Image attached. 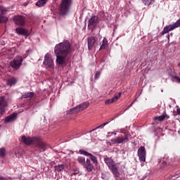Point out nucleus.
Instances as JSON below:
<instances>
[{"label":"nucleus","instance_id":"29","mask_svg":"<svg viewBox=\"0 0 180 180\" xmlns=\"http://www.w3.org/2000/svg\"><path fill=\"white\" fill-rule=\"evenodd\" d=\"M0 157L1 158L6 157V149H5V148H0Z\"/></svg>","mask_w":180,"mask_h":180},{"label":"nucleus","instance_id":"12","mask_svg":"<svg viewBox=\"0 0 180 180\" xmlns=\"http://www.w3.org/2000/svg\"><path fill=\"white\" fill-rule=\"evenodd\" d=\"M6 12H8V8L0 6V23H4L8 20V18L4 16V15H6Z\"/></svg>","mask_w":180,"mask_h":180},{"label":"nucleus","instance_id":"33","mask_svg":"<svg viewBox=\"0 0 180 180\" xmlns=\"http://www.w3.org/2000/svg\"><path fill=\"white\" fill-rule=\"evenodd\" d=\"M14 155L13 157H15L16 158H20V152H19V150H16L14 153Z\"/></svg>","mask_w":180,"mask_h":180},{"label":"nucleus","instance_id":"37","mask_svg":"<svg viewBox=\"0 0 180 180\" xmlns=\"http://www.w3.org/2000/svg\"><path fill=\"white\" fill-rule=\"evenodd\" d=\"M176 113L177 115H180V108L176 109Z\"/></svg>","mask_w":180,"mask_h":180},{"label":"nucleus","instance_id":"3","mask_svg":"<svg viewBox=\"0 0 180 180\" xmlns=\"http://www.w3.org/2000/svg\"><path fill=\"white\" fill-rule=\"evenodd\" d=\"M71 5H72V0H62L59 6L60 15L64 16L66 13H68Z\"/></svg>","mask_w":180,"mask_h":180},{"label":"nucleus","instance_id":"19","mask_svg":"<svg viewBox=\"0 0 180 180\" xmlns=\"http://www.w3.org/2000/svg\"><path fill=\"white\" fill-rule=\"evenodd\" d=\"M18 79L16 78L11 77L7 79L6 85H8V86H14V85H16Z\"/></svg>","mask_w":180,"mask_h":180},{"label":"nucleus","instance_id":"9","mask_svg":"<svg viewBox=\"0 0 180 180\" xmlns=\"http://www.w3.org/2000/svg\"><path fill=\"white\" fill-rule=\"evenodd\" d=\"M147 153L146 152V148L144 146H141L138 149V157L139 160L142 162H146V155Z\"/></svg>","mask_w":180,"mask_h":180},{"label":"nucleus","instance_id":"20","mask_svg":"<svg viewBox=\"0 0 180 180\" xmlns=\"http://www.w3.org/2000/svg\"><path fill=\"white\" fill-rule=\"evenodd\" d=\"M153 119L158 122H162L165 119H169V115H167V113H164L162 115L154 117Z\"/></svg>","mask_w":180,"mask_h":180},{"label":"nucleus","instance_id":"26","mask_svg":"<svg viewBox=\"0 0 180 180\" xmlns=\"http://www.w3.org/2000/svg\"><path fill=\"white\" fill-rule=\"evenodd\" d=\"M47 4V0H39L36 4V6H38L39 8H41V6H44Z\"/></svg>","mask_w":180,"mask_h":180},{"label":"nucleus","instance_id":"21","mask_svg":"<svg viewBox=\"0 0 180 180\" xmlns=\"http://www.w3.org/2000/svg\"><path fill=\"white\" fill-rule=\"evenodd\" d=\"M16 32L18 34H22V36H26V34H28L29 33V31H27V30H25L22 27L16 28Z\"/></svg>","mask_w":180,"mask_h":180},{"label":"nucleus","instance_id":"38","mask_svg":"<svg viewBox=\"0 0 180 180\" xmlns=\"http://www.w3.org/2000/svg\"><path fill=\"white\" fill-rule=\"evenodd\" d=\"M0 180H4V177L3 176H0Z\"/></svg>","mask_w":180,"mask_h":180},{"label":"nucleus","instance_id":"40","mask_svg":"<svg viewBox=\"0 0 180 180\" xmlns=\"http://www.w3.org/2000/svg\"><path fill=\"white\" fill-rule=\"evenodd\" d=\"M178 67L180 68V63H178Z\"/></svg>","mask_w":180,"mask_h":180},{"label":"nucleus","instance_id":"39","mask_svg":"<svg viewBox=\"0 0 180 180\" xmlns=\"http://www.w3.org/2000/svg\"><path fill=\"white\" fill-rule=\"evenodd\" d=\"M25 6H27V3L24 4Z\"/></svg>","mask_w":180,"mask_h":180},{"label":"nucleus","instance_id":"8","mask_svg":"<svg viewBox=\"0 0 180 180\" xmlns=\"http://www.w3.org/2000/svg\"><path fill=\"white\" fill-rule=\"evenodd\" d=\"M98 25V18L95 15L91 16L90 19L88 20V27L91 30V32H94V29Z\"/></svg>","mask_w":180,"mask_h":180},{"label":"nucleus","instance_id":"30","mask_svg":"<svg viewBox=\"0 0 180 180\" xmlns=\"http://www.w3.org/2000/svg\"><path fill=\"white\" fill-rule=\"evenodd\" d=\"M77 161H78V163L81 164V165H83V167L86 163V162H85V158H84V157L77 158Z\"/></svg>","mask_w":180,"mask_h":180},{"label":"nucleus","instance_id":"7","mask_svg":"<svg viewBox=\"0 0 180 180\" xmlns=\"http://www.w3.org/2000/svg\"><path fill=\"white\" fill-rule=\"evenodd\" d=\"M129 141V136L124 135L118 136L111 139L112 144H122V143H127Z\"/></svg>","mask_w":180,"mask_h":180},{"label":"nucleus","instance_id":"42","mask_svg":"<svg viewBox=\"0 0 180 180\" xmlns=\"http://www.w3.org/2000/svg\"><path fill=\"white\" fill-rule=\"evenodd\" d=\"M114 134H116V133H114Z\"/></svg>","mask_w":180,"mask_h":180},{"label":"nucleus","instance_id":"31","mask_svg":"<svg viewBox=\"0 0 180 180\" xmlns=\"http://www.w3.org/2000/svg\"><path fill=\"white\" fill-rule=\"evenodd\" d=\"M64 168H65L64 165H58V166H55V169L58 172H61V171H63Z\"/></svg>","mask_w":180,"mask_h":180},{"label":"nucleus","instance_id":"5","mask_svg":"<svg viewBox=\"0 0 180 180\" xmlns=\"http://www.w3.org/2000/svg\"><path fill=\"white\" fill-rule=\"evenodd\" d=\"M89 106V103L88 102L82 103V104L77 105V107L71 109L68 112V113H70V115H72V114L77 115V113H79V112H82V110H85V109H86Z\"/></svg>","mask_w":180,"mask_h":180},{"label":"nucleus","instance_id":"16","mask_svg":"<svg viewBox=\"0 0 180 180\" xmlns=\"http://www.w3.org/2000/svg\"><path fill=\"white\" fill-rule=\"evenodd\" d=\"M104 162L106 164L110 169L116 166V162H115L113 161V159H112L111 158H105Z\"/></svg>","mask_w":180,"mask_h":180},{"label":"nucleus","instance_id":"1","mask_svg":"<svg viewBox=\"0 0 180 180\" xmlns=\"http://www.w3.org/2000/svg\"><path fill=\"white\" fill-rule=\"evenodd\" d=\"M72 51L71 44L68 41L56 44L54 48V53L56 56V63L58 65H64L67 63V57L71 56Z\"/></svg>","mask_w":180,"mask_h":180},{"label":"nucleus","instance_id":"4","mask_svg":"<svg viewBox=\"0 0 180 180\" xmlns=\"http://www.w3.org/2000/svg\"><path fill=\"white\" fill-rule=\"evenodd\" d=\"M178 27H180V19H179L176 22L172 25H167L163 28V30L160 33L161 36H164V34H167L169 32H171Z\"/></svg>","mask_w":180,"mask_h":180},{"label":"nucleus","instance_id":"36","mask_svg":"<svg viewBox=\"0 0 180 180\" xmlns=\"http://www.w3.org/2000/svg\"><path fill=\"white\" fill-rule=\"evenodd\" d=\"M167 162L165 160H162V167H165V165H167Z\"/></svg>","mask_w":180,"mask_h":180},{"label":"nucleus","instance_id":"11","mask_svg":"<svg viewBox=\"0 0 180 180\" xmlns=\"http://www.w3.org/2000/svg\"><path fill=\"white\" fill-rule=\"evenodd\" d=\"M79 154H82V155H85L86 157H90V160L93 162V164H98V159L96 156H94L91 153L85 151L84 150H79Z\"/></svg>","mask_w":180,"mask_h":180},{"label":"nucleus","instance_id":"28","mask_svg":"<svg viewBox=\"0 0 180 180\" xmlns=\"http://www.w3.org/2000/svg\"><path fill=\"white\" fill-rule=\"evenodd\" d=\"M33 96H34V93L33 92H27L22 95V98H24L25 99L27 98H33Z\"/></svg>","mask_w":180,"mask_h":180},{"label":"nucleus","instance_id":"18","mask_svg":"<svg viewBox=\"0 0 180 180\" xmlns=\"http://www.w3.org/2000/svg\"><path fill=\"white\" fill-rule=\"evenodd\" d=\"M84 167L86 168L87 172H91L94 169V165L91 163V160L89 159H86Z\"/></svg>","mask_w":180,"mask_h":180},{"label":"nucleus","instance_id":"27","mask_svg":"<svg viewBox=\"0 0 180 180\" xmlns=\"http://www.w3.org/2000/svg\"><path fill=\"white\" fill-rule=\"evenodd\" d=\"M143 5L146 6H150V5H153L154 2H155V0H141Z\"/></svg>","mask_w":180,"mask_h":180},{"label":"nucleus","instance_id":"25","mask_svg":"<svg viewBox=\"0 0 180 180\" xmlns=\"http://www.w3.org/2000/svg\"><path fill=\"white\" fill-rule=\"evenodd\" d=\"M112 120H113V119H112L111 120H109V121L103 123V124L100 125L99 127H96L95 129H93L92 130L89 131V133H92V131H95V130H98V129H101L102 127H105V126H106V124H109V123H110V122H112Z\"/></svg>","mask_w":180,"mask_h":180},{"label":"nucleus","instance_id":"24","mask_svg":"<svg viewBox=\"0 0 180 180\" xmlns=\"http://www.w3.org/2000/svg\"><path fill=\"white\" fill-rule=\"evenodd\" d=\"M108 46H109V44L108 43V39L106 38H104L99 50H105V49L108 48Z\"/></svg>","mask_w":180,"mask_h":180},{"label":"nucleus","instance_id":"41","mask_svg":"<svg viewBox=\"0 0 180 180\" xmlns=\"http://www.w3.org/2000/svg\"><path fill=\"white\" fill-rule=\"evenodd\" d=\"M179 133L180 134V130L179 131Z\"/></svg>","mask_w":180,"mask_h":180},{"label":"nucleus","instance_id":"17","mask_svg":"<svg viewBox=\"0 0 180 180\" xmlns=\"http://www.w3.org/2000/svg\"><path fill=\"white\" fill-rule=\"evenodd\" d=\"M95 43H96V39L94 37H91L88 38V49L89 50H92L94 49V46H95Z\"/></svg>","mask_w":180,"mask_h":180},{"label":"nucleus","instance_id":"6","mask_svg":"<svg viewBox=\"0 0 180 180\" xmlns=\"http://www.w3.org/2000/svg\"><path fill=\"white\" fill-rule=\"evenodd\" d=\"M44 65H46L48 68H54V60L51 54L47 53L44 56Z\"/></svg>","mask_w":180,"mask_h":180},{"label":"nucleus","instance_id":"22","mask_svg":"<svg viewBox=\"0 0 180 180\" xmlns=\"http://www.w3.org/2000/svg\"><path fill=\"white\" fill-rule=\"evenodd\" d=\"M16 119V114H13L6 117L4 122L5 123H11V122H13Z\"/></svg>","mask_w":180,"mask_h":180},{"label":"nucleus","instance_id":"34","mask_svg":"<svg viewBox=\"0 0 180 180\" xmlns=\"http://www.w3.org/2000/svg\"><path fill=\"white\" fill-rule=\"evenodd\" d=\"M101 77V72H96L94 76L95 79H98Z\"/></svg>","mask_w":180,"mask_h":180},{"label":"nucleus","instance_id":"10","mask_svg":"<svg viewBox=\"0 0 180 180\" xmlns=\"http://www.w3.org/2000/svg\"><path fill=\"white\" fill-rule=\"evenodd\" d=\"M23 61V58L22 56H16V58L10 63V65L13 68H19L22 65V62Z\"/></svg>","mask_w":180,"mask_h":180},{"label":"nucleus","instance_id":"35","mask_svg":"<svg viewBox=\"0 0 180 180\" xmlns=\"http://www.w3.org/2000/svg\"><path fill=\"white\" fill-rule=\"evenodd\" d=\"M136 101H137V98H135L128 108H131V106H133V104L134 103V102H136Z\"/></svg>","mask_w":180,"mask_h":180},{"label":"nucleus","instance_id":"2","mask_svg":"<svg viewBox=\"0 0 180 180\" xmlns=\"http://www.w3.org/2000/svg\"><path fill=\"white\" fill-rule=\"evenodd\" d=\"M21 141H22L25 146H32V144H33L35 147L41 150V151H44L46 148H47V144L39 136L26 137V136L23 135L21 138Z\"/></svg>","mask_w":180,"mask_h":180},{"label":"nucleus","instance_id":"23","mask_svg":"<svg viewBox=\"0 0 180 180\" xmlns=\"http://www.w3.org/2000/svg\"><path fill=\"white\" fill-rule=\"evenodd\" d=\"M110 169L112 171V173L115 176V178H119V176H120V173L119 172V170H117V167H116V165Z\"/></svg>","mask_w":180,"mask_h":180},{"label":"nucleus","instance_id":"14","mask_svg":"<svg viewBox=\"0 0 180 180\" xmlns=\"http://www.w3.org/2000/svg\"><path fill=\"white\" fill-rule=\"evenodd\" d=\"M8 105L4 96H0V115L5 113V109Z\"/></svg>","mask_w":180,"mask_h":180},{"label":"nucleus","instance_id":"13","mask_svg":"<svg viewBox=\"0 0 180 180\" xmlns=\"http://www.w3.org/2000/svg\"><path fill=\"white\" fill-rule=\"evenodd\" d=\"M13 20H14L15 25H18V26H24L25 25V18H23L22 15H15L13 18Z\"/></svg>","mask_w":180,"mask_h":180},{"label":"nucleus","instance_id":"15","mask_svg":"<svg viewBox=\"0 0 180 180\" xmlns=\"http://www.w3.org/2000/svg\"><path fill=\"white\" fill-rule=\"evenodd\" d=\"M122 96V92H119L118 94H115V96L112 98L108 99L105 102V105H110V103H115V102H117L119 98Z\"/></svg>","mask_w":180,"mask_h":180},{"label":"nucleus","instance_id":"43","mask_svg":"<svg viewBox=\"0 0 180 180\" xmlns=\"http://www.w3.org/2000/svg\"><path fill=\"white\" fill-rule=\"evenodd\" d=\"M114 134H116V133H114Z\"/></svg>","mask_w":180,"mask_h":180},{"label":"nucleus","instance_id":"32","mask_svg":"<svg viewBox=\"0 0 180 180\" xmlns=\"http://www.w3.org/2000/svg\"><path fill=\"white\" fill-rule=\"evenodd\" d=\"M98 16L101 18V20H105V12H100Z\"/></svg>","mask_w":180,"mask_h":180}]
</instances>
